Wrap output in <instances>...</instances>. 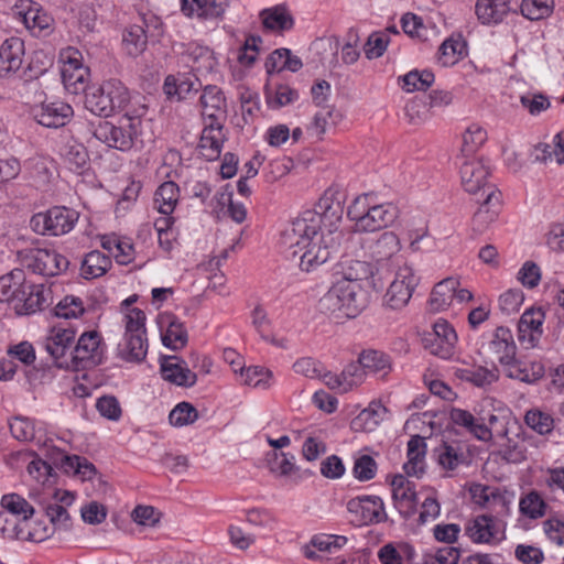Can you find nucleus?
Returning a JSON list of instances; mask_svg holds the SVG:
<instances>
[{"label":"nucleus","instance_id":"obj_1","mask_svg":"<svg viewBox=\"0 0 564 564\" xmlns=\"http://www.w3.org/2000/svg\"><path fill=\"white\" fill-rule=\"evenodd\" d=\"M293 224L283 232V243L290 250V258L299 263L302 271L315 272L319 267L328 260L337 257L341 251V243L337 236L312 235H294Z\"/></svg>","mask_w":564,"mask_h":564},{"label":"nucleus","instance_id":"obj_2","mask_svg":"<svg viewBox=\"0 0 564 564\" xmlns=\"http://www.w3.org/2000/svg\"><path fill=\"white\" fill-rule=\"evenodd\" d=\"M343 214L344 205L339 193L329 188L319 198L314 209L303 212L291 224H293V231L297 236L305 235L306 232L321 236H337L339 243H343L344 234L339 230ZM290 235L294 237L293 232Z\"/></svg>","mask_w":564,"mask_h":564},{"label":"nucleus","instance_id":"obj_3","mask_svg":"<svg viewBox=\"0 0 564 564\" xmlns=\"http://www.w3.org/2000/svg\"><path fill=\"white\" fill-rule=\"evenodd\" d=\"M147 113L148 106L144 102L134 101L123 112L118 126L109 121H99L93 134L110 148L120 151L130 150L141 133L142 119Z\"/></svg>","mask_w":564,"mask_h":564},{"label":"nucleus","instance_id":"obj_4","mask_svg":"<svg viewBox=\"0 0 564 564\" xmlns=\"http://www.w3.org/2000/svg\"><path fill=\"white\" fill-rule=\"evenodd\" d=\"M367 300L359 283L347 280L336 281L319 300L323 314L336 319L355 318L366 307Z\"/></svg>","mask_w":564,"mask_h":564},{"label":"nucleus","instance_id":"obj_5","mask_svg":"<svg viewBox=\"0 0 564 564\" xmlns=\"http://www.w3.org/2000/svg\"><path fill=\"white\" fill-rule=\"evenodd\" d=\"M19 264L42 276H56L68 268L69 261L54 249L32 245L15 253Z\"/></svg>","mask_w":564,"mask_h":564},{"label":"nucleus","instance_id":"obj_6","mask_svg":"<svg viewBox=\"0 0 564 564\" xmlns=\"http://www.w3.org/2000/svg\"><path fill=\"white\" fill-rule=\"evenodd\" d=\"M419 284V278L408 263L399 265L393 273V280L384 295V301L392 310H401L412 297L413 291Z\"/></svg>","mask_w":564,"mask_h":564},{"label":"nucleus","instance_id":"obj_7","mask_svg":"<svg viewBox=\"0 0 564 564\" xmlns=\"http://www.w3.org/2000/svg\"><path fill=\"white\" fill-rule=\"evenodd\" d=\"M348 512L355 514L359 525H371L388 520L383 500L379 496H358L347 502Z\"/></svg>","mask_w":564,"mask_h":564},{"label":"nucleus","instance_id":"obj_8","mask_svg":"<svg viewBox=\"0 0 564 564\" xmlns=\"http://www.w3.org/2000/svg\"><path fill=\"white\" fill-rule=\"evenodd\" d=\"M74 492L56 489L50 500L43 499L40 505L55 529L67 531L72 527L67 508L74 503Z\"/></svg>","mask_w":564,"mask_h":564},{"label":"nucleus","instance_id":"obj_9","mask_svg":"<svg viewBox=\"0 0 564 564\" xmlns=\"http://www.w3.org/2000/svg\"><path fill=\"white\" fill-rule=\"evenodd\" d=\"M457 335L455 329L445 321L438 319L433 325V332L423 338V344L431 354L447 359L453 355Z\"/></svg>","mask_w":564,"mask_h":564},{"label":"nucleus","instance_id":"obj_10","mask_svg":"<svg viewBox=\"0 0 564 564\" xmlns=\"http://www.w3.org/2000/svg\"><path fill=\"white\" fill-rule=\"evenodd\" d=\"M220 120L215 113H208V121L205 122L198 149L200 154L208 161L217 160L220 156L226 137Z\"/></svg>","mask_w":564,"mask_h":564},{"label":"nucleus","instance_id":"obj_11","mask_svg":"<svg viewBox=\"0 0 564 564\" xmlns=\"http://www.w3.org/2000/svg\"><path fill=\"white\" fill-rule=\"evenodd\" d=\"M160 370L164 380L180 387H193L197 381V375L193 372L186 362L178 356H162Z\"/></svg>","mask_w":564,"mask_h":564},{"label":"nucleus","instance_id":"obj_12","mask_svg":"<svg viewBox=\"0 0 564 564\" xmlns=\"http://www.w3.org/2000/svg\"><path fill=\"white\" fill-rule=\"evenodd\" d=\"M399 210L391 203L371 206L356 226L355 231L372 232L393 224Z\"/></svg>","mask_w":564,"mask_h":564},{"label":"nucleus","instance_id":"obj_13","mask_svg":"<svg viewBox=\"0 0 564 564\" xmlns=\"http://www.w3.org/2000/svg\"><path fill=\"white\" fill-rule=\"evenodd\" d=\"M489 175L488 169L480 160L466 161L460 166V180L466 192L470 194H478L482 192V195L489 192L486 183Z\"/></svg>","mask_w":564,"mask_h":564},{"label":"nucleus","instance_id":"obj_14","mask_svg":"<svg viewBox=\"0 0 564 564\" xmlns=\"http://www.w3.org/2000/svg\"><path fill=\"white\" fill-rule=\"evenodd\" d=\"M73 116V108L63 101L43 102L34 109L35 120L47 128H59Z\"/></svg>","mask_w":564,"mask_h":564},{"label":"nucleus","instance_id":"obj_15","mask_svg":"<svg viewBox=\"0 0 564 564\" xmlns=\"http://www.w3.org/2000/svg\"><path fill=\"white\" fill-rule=\"evenodd\" d=\"M75 340V332L70 328L55 326L51 328L45 339V349L56 361L58 368L68 367L67 362L61 361Z\"/></svg>","mask_w":564,"mask_h":564},{"label":"nucleus","instance_id":"obj_16","mask_svg":"<svg viewBox=\"0 0 564 564\" xmlns=\"http://www.w3.org/2000/svg\"><path fill=\"white\" fill-rule=\"evenodd\" d=\"M366 243L370 257L377 262L387 261L401 250L400 239L393 231H384Z\"/></svg>","mask_w":564,"mask_h":564},{"label":"nucleus","instance_id":"obj_17","mask_svg":"<svg viewBox=\"0 0 564 564\" xmlns=\"http://www.w3.org/2000/svg\"><path fill=\"white\" fill-rule=\"evenodd\" d=\"M489 192L485 194V199L473 217L474 230L482 232L490 223H492L500 206V192L495 186H488Z\"/></svg>","mask_w":564,"mask_h":564},{"label":"nucleus","instance_id":"obj_18","mask_svg":"<svg viewBox=\"0 0 564 564\" xmlns=\"http://www.w3.org/2000/svg\"><path fill=\"white\" fill-rule=\"evenodd\" d=\"M23 41L19 37L6 40L0 46V77L17 72L22 64Z\"/></svg>","mask_w":564,"mask_h":564},{"label":"nucleus","instance_id":"obj_19","mask_svg":"<svg viewBox=\"0 0 564 564\" xmlns=\"http://www.w3.org/2000/svg\"><path fill=\"white\" fill-rule=\"evenodd\" d=\"M99 347V336L97 332H88L84 333L75 348L70 351L72 364L74 367L78 368L79 366L86 367L85 364L96 362V354Z\"/></svg>","mask_w":564,"mask_h":564},{"label":"nucleus","instance_id":"obj_20","mask_svg":"<svg viewBox=\"0 0 564 564\" xmlns=\"http://www.w3.org/2000/svg\"><path fill=\"white\" fill-rule=\"evenodd\" d=\"M259 17L263 29L267 31L282 33L294 26V19L292 14L283 4L263 9Z\"/></svg>","mask_w":564,"mask_h":564},{"label":"nucleus","instance_id":"obj_21","mask_svg":"<svg viewBox=\"0 0 564 564\" xmlns=\"http://www.w3.org/2000/svg\"><path fill=\"white\" fill-rule=\"evenodd\" d=\"M229 0H182V11L185 15L196 14L198 18H218L228 7Z\"/></svg>","mask_w":564,"mask_h":564},{"label":"nucleus","instance_id":"obj_22","mask_svg":"<svg viewBox=\"0 0 564 564\" xmlns=\"http://www.w3.org/2000/svg\"><path fill=\"white\" fill-rule=\"evenodd\" d=\"M494 517L481 514L468 521L465 533L474 543H491L496 536Z\"/></svg>","mask_w":564,"mask_h":564},{"label":"nucleus","instance_id":"obj_23","mask_svg":"<svg viewBox=\"0 0 564 564\" xmlns=\"http://www.w3.org/2000/svg\"><path fill=\"white\" fill-rule=\"evenodd\" d=\"M510 0H477L475 11L482 24L499 23L510 11Z\"/></svg>","mask_w":564,"mask_h":564},{"label":"nucleus","instance_id":"obj_24","mask_svg":"<svg viewBox=\"0 0 564 564\" xmlns=\"http://www.w3.org/2000/svg\"><path fill=\"white\" fill-rule=\"evenodd\" d=\"M458 286L459 282L454 278H446L435 284L429 301L430 310L432 312H440L448 307L455 297Z\"/></svg>","mask_w":564,"mask_h":564},{"label":"nucleus","instance_id":"obj_25","mask_svg":"<svg viewBox=\"0 0 564 564\" xmlns=\"http://www.w3.org/2000/svg\"><path fill=\"white\" fill-rule=\"evenodd\" d=\"M47 213L51 218V236H61L69 232L79 217V214L76 210L64 206L52 207Z\"/></svg>","mask_w":564,"mask_h":564},{"label":"nucleus","instance_id":"obj_26","mask_svg":"<svg viewBox=\"0 0 564 564\" xmlns=\"http://www.w3.org/2000/svg\"><path fill=\"white\" fill-rule=\"evenodd\" d=\"M387 413V408L380 402L373 401L352 420V429L355 431L372 432L384 420Z\"/></svg>","mask_w":564,"mask_h":564},{"label":"nucleus","instance_id":"obj_27","mask_svg":"<svg viewBox=\"0 0 564 564\" xmlns=\"http://www.w3.org/2000/svg\"><path fill=\"white\" fill-rule=\"evenodd\" d=\"M426 454V444L420 435H414L408 442V462L403 469L408 476L420 477L424 473L423 459Z\"/></svg>","mask_w":564,"mask_h":564},{"label":"nucleus","instance_id":"obj_28","mask_svg":"<svg viewBox=\"0 0 564 564\" xmlns=\"http://www.w3.org/2000/svg\"><path fill=\"white\" fill-rule=\"evenodd\" d=\"M534 159L542 163H564V132L557 133L552 143L540 142L534 147Z\"/></svg>","mask_w":564,"mask_h":564},{"label":"nucleus","instance_id":"obj_29","mask_svg":"<svg viewBox=\"0 0 564 564\" xmlns=\"http://www.w3.org/2000/svg\"><path fill=\"white\" fill-rule=\"evenodd\" d=\"M167 323V329L162 336V343L172 350H180L187 345L188 335L184 324L174 315L163 317Z\"/></svg>","mask_w":564,"mask_h":564},{"label":"nucleus","instance_id":"obj_30","mask_svg":"<svg viewBox=\"0 0 564 564\" xmlns=\"http://www.w3.org/2000/svg\"><path fill=\"white\" fill-rule=\"evenodd\" d=\"M449 419L454 424L466 427L480 441H489L492 437L490 429L485 423H477L473 414L466 410L453 408Z\"/></svg>","mask_w":564,"mask_h":564},{"label":"nucleus","instance_id":"obj_31","mask_svg":"<svg viewBox=\"0 0 564 564\" xmlns=\"http://www.w3.org/2000/svg\"><path fill=\"white\" fill-rule=\"evenodd\" d=\"M105 83L99 86H91L85 93V107L99 117H109L113 113L111 102L105 94Z\"/></svg>","mask_w":564,"mask_h":564},{"label":"nucleus","instance_id":"obj_32","mask_svg":"<svg viewBox=\"0 0 564 564\" xmlns=\"http://www.w3.org/2000/svg\"><path fill=\"white\" fill-rule=\"evenodd\" d=\"M455 376L463 381L482 388L498 380V370L497 368L488 369L482 366H469L457 369Z\"/></svg>","mask_w":564,"mask_h":564},{"label":"nucleus","instance_id":"obj_33","mask_svg":"<svg viewBox=\"0 0 564 564\" xmlns=\"http://www.w3.org/2000/svg\"><path fill=\"white\" fill-rule=\"evenodd\" d=\"M371 279L373 289L380 291L384 286V282L380 279H376V274L372 271L371 265L366 261L351 260L349 264L344 269V275L340 280H347L349 282L358 283L361 280Z\"/></svg>","mask_w":564,"mask_h":564},{"label":"nucleus","instance_id":"obj_34","mask_svg":"<svg viewBox=\"0 0 564 564\" xmlns=\"http://www.w3.org/2000/svg\"><path fill=\"white\" fill-rule=\"evenodd\" d=\"M544 321V313L541 308L538 310H527L519 323H518V332L519 333H529V344L531 347H534L538 343L539 338L542 335V325Z\"/></svg>","mask_w":564,"mask_h":564},{"label":"nucleus","instance_id":"obj_35","mask_svg":"<svg viewBox=\"0 0 564 564\" xmlns=\"http://www.w3.org/2000/svg\"><path fill=\"white\" fill-rule=\"evenodd\" d=\"M111 267V260L105 253L94 250L88 252L82 261V276L86 280L104 275Z\"/></svg>","mask_w":564,"mask_h":564},{"label":"nucleus","instance_id":"obj_36","mask_svg":"<svg viewBox=\"0 0 564 564\" xmlns=\"http://www.w3.org/2000/svg\"><path fill=\"white\" fill-rule=\"evenodd\" d=\"M109 102H111L112 111L126 110L132 102H142L140 99H131L127 87L119 79H109L104 82Z\"/></svg>","mask_w":564,"mask_h":564},{"label":"nucleus","instance_id":"obj_37","mask_svg":"<svg viewBox=\"0 0 564 564\" xmlns=\"http://www.w3.org/2000/svg\"><path fill=\"white\" fill-rule=\"evenodd\" d=\"M200 104L203 107V116L208 121V113H215L217 120L224 115L225 97L220 88L217 86H207L200 96Z\"/></svg>","mask_w":564,"mask_h":564},{"label":"nucleus","instance_id":"obj_38","mask_svg":"<svg viewBox=\"0 0 564 564\" xmlns=\"http://www.w3.org/2000/svg\"><path fill=\"white\" fill-rule=\"evenodd\" d=\"M122 43L127 53L137 57L144 52L148 44V36L141 25H131L123 33Z\"/></svg>","mask_w":564,"mask_h":564},{"label":"nucleus","instance_id":"obj_39","mask_svg":"<svg viewBox=\"0 0 564 564\" xmlns=\"http://www.w3.org/2000/svg\"><path fill=\"white\" fill-rule=\"evenodd\" d=\"M178 199V186L176 183L169 181L159 186L155 192V203L159 204V212L164 215L173 213Z\"/></svg>","mask_w":564,"mask_h":564},{"label":"nucleus","instance_id":"obj_40","mask_svg":"<svg viewBox=\"0 0 564 564\" xmlns=\"http://www.w3.org/2000/svg\"><path fill=\"white\" fill-rule=\"evenodd\" d=\"M392 499L395 508L404 507V502L416 499L415 486L403 475H395L391 481Z\"/></svg>","mask_w":564,"mask_h":564},{"label":"nucleus","instance_id":"obj_41","mask_svg":"<svg viewBox=\"0 0 564 564\" xmlns=\"http://www.w3.org/2000/svg\"><path fill=\"white\" fill-rule=\"evenodd\" d=\"M491 345L503 354L499 357V361L502 365H510L513 361L516 355V346L512 341L511 333L508 328L499 326L495 332V338L491 340Z\"/></svg>","mask_w":564,"mask_h":564},{"label":"nucleus","instance_id":"obj_42","mask_svg":"<svg viewBox=\"0 0 564 564\" xmlns=\"http://www.w3.org/2000/svg\"><path fill=\"white\" fill-rule=\"evenodd\" d=\"M126 350L122 351V358L127 361H142L148 351L145 334L126 335Z\"/></svg>","mask_w":564,"mask_h":564},{"label":"nucleus","instance_id":"obj_43","mask_svg":"<svg viewBox=\"0 0 564 564\" xmlns=\"http://www.w3.org/2000/svg\"><path fill=\"white\" fill-rule=\"evenodd\" d=\"M403 85L402 88L408 93L415 90L425 91L434 83V74L430 70H411L401 77Z\"/></svg>","mask_w":564,"mask_h":564},{"label":"nucleus","instance_id":"obj_44","mask_svg":"<svg viewBox=\"0 0 564 564\" xmlns=\"http://www.w3.org/2000/svg\"><path fill=\"white\" fill-rule=\"evenodd\" d=\"M553 0H522L521 13L531 21L547 18L552 13Z\"/></svg>","mask_w":564,"mask_h":564},{"label":"nucleus","instance_id":"obj_45","mask_svg":"<svg viewBox=\"0 0 564 564\" xmlns=\"http://www.w3.org/2000/svg\"><path fill=\"white\" fill-rule=\"evenodd\" d=\"M23 269H14L0 278V302L12 301L19 285L24 282Z\"/></svg>","mask_w":564,"mask_h":564},{"label":"nucleus","instance_id":"obj_46","mask_svg":"<svg viewBox=\"0 0 564 564\" xmlns=\"http://www.w3.org/2000/svg\"><path fill=\"white\" fill-rule=\"evenodd\" d=\"M466 50L465 42L454 40L453 37L445 40L438 50V61L443 66L454 65L458 57L464 54Z\"/></svg>","mask_w":564,"mask_h":564},{"label":"nucleus","instance_id":"obj_47","mask_svg":"<svg viewBox=\"0 0 564 564\" xmlns=\"http://www.w3.org/2000/svg\"><path fill=\"white\" fill-rule=\"evenodd\" d=\"M199 417L196 408L186 401L178 403L169 415L170 423L174 426L193 424Z\"/></svg>","mask_w":564,"mask_h":564},{"label":"nucleus","instance_id":"obj_48","mask_svg":"<svg viewBox=\"0 0 564 564\" xmlns=\"http://www.w3.org/2000/svg\"><path fill=\"white\" fill-rule=\"evenodd\" d=\"M1 506L12 514L23 516V520H28L34 514V508L18 494L4 495Z\"/></svg>","mask_w":564,"mask_h":564},{"label":"nucleus","instance_id":"obj_49","mask_svg":"<svg viewBox=\"0 0 564 564\" xmlns=\"http://www.w3.org/2000/svg\"><path fill=\"white\" fill-rule=\"evenodd\" d=\"M525 424L541 435H545L553 430V419L550 414L540 410H529L524 416Z\"/></svg>","mask_w":564,"mask_h":564},{"label":"nucleus","instance_id":"obj_50","mask_svg":"<svg viewBox=\"0 0 564 564\" xmlns=\"http://www.w3.org/2000/svg\"><path fill=\"white\" fill-rule=\"evenodd\" d=\"M269 469L279 476H290L297 470L294 463V456L286 453L273 452L268 460Z\"/></svg>","mask_w":564,"mask_h":564},{"label":"nucleus","instance_id":"obj_51","mask_svg":"<svg viewBox=\"0 0 564 564\" xmlns=\"http://www.w3.org/2000/svg\"><path fill=\"white\" fill-rule=\"evenodd\" d=\"M545 502L536 491H531L520 500V511L522 514L538 519L544 516Z\"/></svg>","mask_w":564,"mask_h":564},{"label":"nucleus","instance_id":"obj_52","mask_svg":"<svg viewBox=\"0 0 564 564\" xmlns=\"http://www.w3.org/2000/svg\"><path fill=\"white\" fill-rule=\"evenodd\" d=\"M54 311L57 317L68 319L84 314L85 308L79 297L67 295L55 306Z\"/></svg>","mask_w":564,"mask_h":564},{"label":"nucleus","instance_id":"obj_53","mask_svg":"<svg viewBox=\"0 0 564 564\" xmlns=\"http://www.w3.org/2000/svg\"><path fill=\"white\" fill-rule=\"evenodd\" d=\"M459 558L460 550L447 545L438 549L434 554L424 555L422 564H458Z\"/></svg>","mask_w":564,"mask_h":564},{"label":"nucleus","instance_id":"obj_54","mask_svg":"<svg viewBox=\"0 0 564 564\" xmlns=\"http://www.w3.org/2000/svg\"><path fill=\"white\" fill-rule=\"evenodd\" d=\"M513 367L509 372V377L513 379H518L525 383H533L541 379L544 373V368L541 364H532L531 371L528 368H521L520 365L513 358V361L510 364Z\"/></svg>","mask_w":564,"mask_h":564},{"label":"nucleus","instance_id":"obj_55","mask_svg":"<svg viewBox=\"0 0 564 564\" xmlns=\"http://www.w3.org/2000/svg\"><path fill=\"white\" fill-rule=\"evenodd\" d=\"M487 139L486 131L476 124L467 128L463 135V152L474 153Z\"/></svg>","mask_w":564,"mask_h":564},{"label":"nucleus","instance_id":"obj_56","mask_svg":"<svg viewBox=\"0 0 564 564\" xmlns=\"http://www.w3.org/2000/svg\"><path fill=\"white\" fill-rule=\"evenodd\" d=\"M10 431L14 438L28 442L34 438V423L25 416H15L10 422Z\"/></svg>","mask_w":564,"mask_h":564},{"label":"nucleus","instance_id":"obj_57","mask_svg":"<svg viewBox=\"0 0 564 564\" xmlns=\"http://www.w3.org/2000/svg\"><path fill=\"white\" fill-rule=\"evenodd\" d=\"M389 36L382 32L372 33L365 45V54L368 59L382 56L389 44Z\"/></svg>","mask_w":564,"mask_h":564},{"label":"nucleus","instance_id":"obj_58","mask_svg":"<svg viewBox=\"0 0 564 564\" xmlns=\"http://www.w3.org/2000/svg\"><path fill=\"white\" fill-rule=\"evenodd\" d=\"M377 463L370 455H361L355 460L354 475L359 481H368L375 478Z\"/></svg>","mask_w":564,"mask_h":564},{"label":"nucleus","instance_id":"obj_59","mask_svg":"<svg viewBox=\"0 0 564 564\" xmlns=\"http://www.w3.org/2000/svg\"><path fill=\"white\" fill-rule=\"evenodd\" d=\"M96 408L101 416L118 421L122 414L119 401L113 395H102L96 402Z\"/></svg>","mask_w":564,"mask_h":564},{"label":"nucleus","instance_id":"obj_60","mask_svg":"<svg viewBox=\"0 0 564 564\" xmlns=\"http://www.w3.org/2000/svg\"><path fill=\"white\" fill-rule=\"evenodd\" d=\"M80 458L78 455H68L56 448L52 456V464L67 475H76V469L80 467Z\"/></svg>","mask_w":564,"mask_h":564},{"label":"nucleus","instance_id":"obj_61","mask_svg":"<svg viewBox=\"0 0 564 564\" xmlns=\"http://www.w3.org/2000/svg\"><path fill=\"white\" fill-rule=\"evenodd\" d=\"M359 362L365 370L378 372L389 366L387 357L377 350L362 351L359 356Z\"/></svg>","mask_w":564,"mask_h":564},{"label":"nucleus","instance_id":"obj_62","mask_svg":"<svg viewBox=\"0 0 564 564\" xmlns=\"http://www.w3.org/2000/svg\"><path fill=\"white\" fill-rule=\"evenodd\" d=\"M23 22L28 29L42 32L50 28L52 19L47 14L41 13L39 9L31 8L23 13Z\"/></svg>","mask_w":564,"mask_h":564},{"label":"nucleus","instance_id":"obj_63","mask_svg":"<svg viewBox=\"0 0 564 564\" xmlns=\"http://www.w3.org/2000/svg\"><path fill=\"white\" fill-rule=\"evenodd\" d=\"M132 520L140 525L154 527L160 521V514L152 506L138 505L131 512Z\"/></svg>","mask_w":564,"mask_h":564},{"label":"nucleus","instance_id":"obj_64","mask_svg":"<svg viewBox=\"0 0 564 564\" xmlns=\"http://www.w3.org/2000/svg\"><path fill=\"white\" fill-rule=\"evenodd\" d=\"M518 280L525 288H535L541 280L539 265L533 261H527L518 272Z\"/></svg>","mask_w":564,"mask_h":564}]
</instances>
